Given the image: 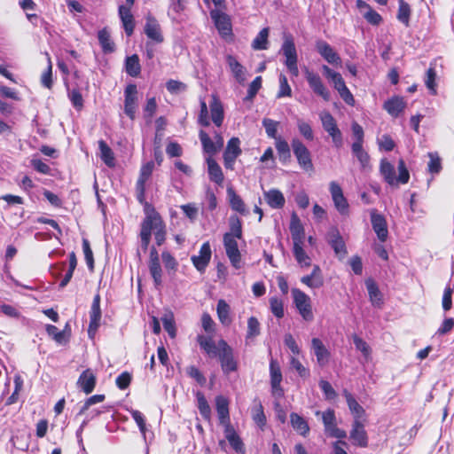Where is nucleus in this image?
I'll list each match as a JSON object with an SVG mask.
<instances>
[{"label": "nucleus", "instance_id": "1", "mask_svg": "<svg viewBox=\"0 0 454 454\" xmlns=\"http://www.w3.org/2000/svg\"><path fill=\"white\" fill-rule=\"evenodd\" d=\"M144 213L145 218L140 224L139 237L141 247L144 251H146L149 247L153 232L156 245L160 247L164 244L167 238V229L161 215L151 203L145 204Z\"/></svg>", "mask_w": 454, "mask_h": 454}, {"label": "nucleus", "instance_id": "2", "mask_svg": "<svg viewBox=\"0 0 454 454\" xmlns=\"http://www.w3.org/2000/svg\"><path fill=\"white\" fill-rule=\"evenodd\" d=\"M229 225L230 231L225 232L223 237V247L231 264L239 270L241 268V253L237 239L243 237L242 221L238 215H232L229 218Z\"/></svg>", "mask_w": 454, "mask_h": 454}, {"label": "nucleus", "instance_id": "3", "mask_svg": "<svg viewBox=\"0 0 454 454\" xmlns=\"http://www.w3.org/2000/svg\"><path fill=\"white\" fill-rule=\"evenodd\" d=\"M398 176H395V169L394 166L386 159L380 160V171L384 180L389 185H397L398 184H405L410 180V173L403 159L398 160Z\"/></svg>", "mask_w": 454, "mask_h": 454}, {"label": "nucleus", "instance_id": "4", "mask_svg": "<svg viewBox=\"0 0 454 454\" xmlns=\"http://www.w3.org/2000/svg\"><path fill=\"white\" fill-rule=\"evenodd\" d=\"M291 293L294 304L302 319L306 322L313 321L314 314L310 297L299 288H293Z\"/></svg>", "mask_w": 454, "mask_h": 454}, {"label": "nucleus", "instance_id": "5", "mask_svg": "<svg viewBox=\"0 0 454 454\" xmlns=\"http://www.w3.org/2000/svg\"><path fill=\"white\" fill-rule=\"evenodd\" d=\"M218 359L223 372L229 375L231 372L238 371V362L234 358L232 348L223 339L218 340Z\"/></svg>", "mask_w": 454, "mask_h": 454}, {"label": "nucleus", "instance_id": "6", "mask_svg": "<svg viewBox=\"0 0 454 454\" xmlns=\"http://www.w3.org/2000/svg\"><path fill=\"white\" fill-rule=\"evenodd\" d=\"M281 51L283 55L286 57L285 65L288 71L293 76L297 77L299 75L297 51L294 38L291 35L285 36Z\"/></svg>", "mask_w": 454, "mask_h": 454}, {"label": "nucleus", "instance_id": "7", "mask_svg": "<svg viewBox=\"0 0 454 454\" xmlns=\"http://www.w3.org/2000/svg\"><path fill=\"white\" fill-rule=\"evenodd\" d=\"M320 120L323 129L331 137L335 148L340 149L343 146V136L339 129L336 120L329 112L320 114Z\"/></svg>", "mask_w": 454, "mask_h": 454}, {"label": "nucleus", "instance_id": "8", "mask_svg": "<svg viewBox=\"0 0 454 454\" xmlns=\"http://www.w3.org/2000/svg\"><path fill=\"white\" fill-rule=\"evenodd\" d=\"M291 145L299 166L306 172H313L311 153L307 146L299 138H293Z\"/></svg>", "mask_w": 454, "mask_h": 454}, {"label": "nucleus", "instance_id": "9", "mask_svg": "<svg viewBox=\"0 0 454 454\" xmlns=\"http://www.w3.org/2000/svg\"><path fill=\"white\" fill-rule=\"evenodd\" d=\"M153 168L154 162L153 160H150L145 164H143L140 168L139 176L136 183L137 200L141 205L144 206V207H145V204L148 203L145 200V184L146 182L151 177Z\"/></svg>", "mask_w": 454, "mask_h": 454}, {"label": "nucleus", "instance_id": "10", "mask_svg": "<svg viewBox=\"0 0 454 454\" xmlns=\"http://www.w3.org/2000/svg\"><path fill=\"white\" fill-rule=\"evenodd\" d=\"M325 434L331 438L342 440L347 437L345 430L338 427L335 411L333 409H327L322 413Z\"/></svg>", "mask_w": 454, "mask_h": 454}, {"label": "nucleus", "instance_id": "11", "mask_svg": "<svg viewBox=\"0 0 454 454\" xmlns=\"http://www.w3.org/2000/svg\"><path fill=\"white\" fill-rule=\"evenodd\" d=\"M138 91L135 83H129L124 90V114L131 120L136 119L138 106Z\"/></svg>", "mask_w": 454, "mask_h": 454}, {"label": "nucleus", "instance_id": "12", "mask_svg": "<svg viewBox=\"0 0 454 454\" xmlns=\"http://www.w3.org/2000/svg\"><path fill=\"white\" fill-rule=\"evenodd\" d=\"M305 78L308 82L309 88L313 90V92L316 95L321 97L326 102L330 101L331 93L327 87L324 84L318 74L306 68Z\"/></svg>", "mask_w": 454, "mask_h": 454}, {"label": "nucleus", "instance_id": "13", "mask_svg": "<svg viewBox=\"0 0 454 454\" xmlns=\"http://www.w3.org/2000/svg\"><path fill=\"white\" fill-rule=\"evenodd\" d=\"M100 301L101 297L100 294L98 293L93 297V301L90 310V324L88 326V335L90 339L94 338L100 326V321L102 317Z\"/></svg>", "mask_w": 454, "mask_h": 454}, {"label": "nucleus", "instance_id": "14", "mask_svg": "<svg viewBox=\"0 0 454 454\" xmlns=\"http://www.w3.org/2000/svg\"><path fill=\"white\" fill-rule=\"evenodd\" d=\"M225 8H215L210 11V17L215 27L222 35H229L232 32L231 18L223 10Z\"/></svg>", "mask_w": 454, "mask_h": 454}, {"label": "nucleus", "instance_id": "15", "mask_svg": "<svg viewBox=\"0 0 454 454\" xmlns=\"http://www.w3.org/2000/svg\"><path fill=\"white\" fill-rule=\"evenodd\" d=\"M126 4L120 5L118 13L122 23V27L127 36H131L135 29V20L131 12V8L136 0H125Z\"/></svg>", "mask_w": 454, "mask_h": 454}, {"label": "nucleus", "instance_id": "16", "mask_svg": "<svg viewBox=\"0 0 454 454\" xmlns=\"http://www.w3.org/2000/svg\"><path fill=\"white\" fill-rule=\"evenodd\" d=\"M270 377L272 395L277 398H282L285 395L284 389L281 387L283 377L280 366L277 360H270Z\"/></svg>", "mask_w": 454, "mask_h": 454}, {"label": "nucleus", "instance_id": "17", "mask_svg": "<svg viewBox=\"0 0 454 454\" xmlns=\"http://www.w3.org/2000/svg\"><path fill=\"white\" fill-rule=\"evenodd\" d=\"M349 438L352 441L353 445L366 448L368 447L369 438L367 432L364 428V424L361 419H354L352 423V428L349 432Z\"/></svg>", "mask_w": 454, "mask_h": 454}, {"label": "nucleus", "instance_id": "18", "mask_svg": "<svg viewBox=\"0 0 454 454\" xmlns=\"http://www.w3.org/2000/svg\"><path fill=\"white\" fill-rule=\"evenodd\" d=\"M370 216L372 229L378 239L381 242H385L388 237L387 223L385 216L375 208L370 211Z\"/></svg>", "mask_w": 454, "mask_h": 454}, {"label": "nucleus", "instance_id": "19", "mask_svg": "<svg viewBox=\"0 0 454 454\" xmlns=\"http://www.w3.org/2000/svg\"><path fill=\"white\" fill-rule=\"evenodd\" d=\"M329 186L334 207L341 215H347L348 213L349 205L343 194L342 188L335 181H332Z\"/></svg>", "mask_w": 454, "mask_h": 454}, {"label": "nucleus", "instance_id": "20", "mask_svg": "<svg viewBox=\"0 0 454 454\" xmlns=\"http://www.w3.org/2000/svg\"><path fill=\"white\" fill-rule=\"evenodd\" d=\"M148 268L154 286L156 287L160 286L162 284V269L160 262L159 253L153 246L150 248Z\"/></svg>", "mask_w": 454, "mask_h": 454}, {"label": "nucleus", "instance_id": "21", "mask_svg": "<svg viewBox=\"0 0 454 454\" xmlns=\"http://www.w3.org/2000/svg\"><path fill=\"white\" fill-rule=\"evenodd\" d=\"M240 141L238 137H231L223 153L224 167L229 169L233 168L236 159L241 154Z\"/></svg>", "mask_w": 454, "mask_h": 454}, {"label": "nucleus", "instance_id": "22", "mask_svg": "<svg viewBox=\"0 0 454 454\" xmlns=\"http://www.w3.org/2000/svg\"><path fill=\"white\" fill-rule=\"evenodd\" d=\"M211 247L208 241L204 242L199 252V255H192L191 260L193 266L200 272H204L211 259Z\"/></svg>", "mask_w": 454, "mask_h": 454}, {"label": "nucleus", "instance_id": "23", "mask_svg": "<svg viewBox=\"0 0 454 454\" xmlns=\"http://www.w3.org/2000/svg\"><path fill=\"white\" fill-rule=\"evenodd\" d=\"M144 31L150 40L157 43H160L164 41V37L161 34L160 26L158 20L153 15H148L146 17Z\"/></svg>", "mask_w": 454, "mask_h": 454}, {"label": "nucleus", "instance_id": "24", "mask_svg": "<svg viewBox=\"0 0 454 454\" xmlns=\"http://www.w3.org/2000/svg\"><path fill=\"white\" fill-rule=\"evenodd\" d=\"M316 47L317 52L329 64L340 65V57L328 43L325 41H318L316 44Z\"/></svg>", "mask_w": 454, "mask_h": 454}, {"label": "nucleus", "instance_id": "25", "mask_svg": "<svg viewBox=\"0 0 454 454\" xmlns=\"http://www.w3.org/2000/svg\"><path fill=\"white\" fill-rule=\"evenodd\" d=\"M311 348L317 357V362L320 367L325 366L330 360L331 353L319 338L311 340Z\"/></svg>", "mask_w": 454, "mask_h": 454}, {"label": "nucleus", "instance_id": "26", "mask_svg": "<svg viewBox=\"0 0 454 454\" xmlns=\"http://www.w3.org/2000/svg\"><path fill=\"white\" fill-rule=\"evenodd\" d=\"M97 384V377L90 369L84 370L79 376L77 380L78 387L86 395L93 392Z\"/></svg>", "mask_w": 454, "mask_h": 454}, {"label": "nucleus", "instance_id": "27", "mask_svg": "<svg viewBox=\"0 0 454 454\" xmlns=\"http://www.w3.org/2000/svg\"><path fill=\"white\" fill-rule=\"evenodd\" d=\"M290 232L293 244H304L305 231L304 227L296 213H293L290 221Z\"/></svg>", "mask_w": 454, "mask_h": 454}, {"label": "nucleus", "instance_id": "28", "mask_svg": "<svg viewBox=\"0 0 454 454\" xmlns=\"http://www.w3.org/2000/svg\"><path fill=\"white\" fill-rule=\"evenodd\" d=\"M329 245L333 249L335 255L339 260H343L347 254V247L343 238L337 229H334L330 234Z\"/></svg>", "mask_w": 454, "mask_h": 454}, {"label": "nucleus", "instance_id": "29", "mask_svg": "<svg viewBox=\"0 0 454 454\" xmlns=\"http://www.w3.org/2000/svg\"><path fill=\"white\" fill-rule=\"evenodd\" d=\"M200 348L207 355L208 357L214 358L218 356L219 346L216 345L213 337L208 335H198L196 338Z\"/></svg>", "mask_w": 454, "mask_h": 454}, {"label": "nucleus", "instance_id": "30", "mask_svg": "<svg viewBox=\"0 0 454 454\" xmlns=\"http://www.w3.org/2000/svg\"><path fill=\"white\" fill-rule=\"evenodd\" d=\"M301 282L312 289L322 287L325 281L320 267L314 265L311 273L301 277Z\"/></svg>", "mask_w": 454, "mask_h": 454}, {"label": "nucleus", "instance_id": "31", "mask_svg": "<svg viewBox=\"0 0 454 454\" xmlns=\"http://www.w3.org/2000/svg\"><path fill=\"white\" fill-rule=\"evenodd\" d=\"M384 109L393 117H398L406 107V102L403 97L394 96L385 101Z\"/></svg>", "mask_w": 454, "mask_h": 454}, {"label": "nucleus", "instance_id": "32", "mask_svg": "<svg viewBox=\"0 0 454 454\" xmlns=\"http://www.w3.org/2000/svg\"><path fill=\"white\" fill-rule=\"evenodd\" d=\"M227 197L231 208L242 215H247L248 211L242 198L235 192L232 187L227 188Z\"/></svg>", "mask_w": 454, "mask_h": 454}, {"label": "nucleus", "instance_id": "33", "mask_svg": "<svg viewBox=\"0 0 454 454\" xmlns=\"http://www.w3.org/2000/svg\"><path fill=\"white\" fill-rule=\"evenodd\" d=\"M209 108L212 121L216 127H221L224 119V111L222 102L215 95L212 96Z\"/></svg>", "mask_w": 454, "mask_h": 454}, {"label": "nucleus", "instance_id": "34", "mask_svg": "<svg viewBox=\"0 0 454 454\" xmlns=\"http://www.w3.org/2000/svg\"><path fill=\"white\" fill-rule=\"evenodd\" d=\"M264 200L271 208L279 209L285 206L286 199L278 189H270L263 192Z\"/></svg>", "mask_w": 454, "mask_h": 454}, {"label": "nucleus", "instance_id": "35", "mask_svg": "<svg viewBox=\"0 0 454 454\" xmlns=\"http://www.w3.org/2000/svg\"><path fill=\"white\" fill-rule=\"evenodd\" d=\"M365 286L372 304L375 307L380 308L383 304V296L377 283L372 278H368L365 280Z\"/></svg>", "mask_w": 454, "mask_h": 454}, {"label": "nucleus", "instance_id": "36", "mask_svg": "<svg viewBox=\"0 0 454 454\" xmlns=\"http://www.w3.org/2000/svg\"><path fill=\"white\" fill-rule=\"evenodd\" d=\"M98 39L104 54H110L115 51V43L106 27L98 32Z\"/></svg>", "mask_w": 454, "mask_h": 454}, {"label": "nucleus", "instance_id": "37", "mask_svg": "<svg viewBox=\"0 0 454 454\" xmlns=\"http://www.w3.org/2000/svg\"><path fill=\"white\" fill-rule=\"evenodd\" d=\"M290 423L292 427L301 436L307 437L309 434V426L308 421L296 412H291Z\"/></svg>", "mask_w": 454, "mask_h": 454}, {"label": "nucleus", "instance_id": "38", "mask_svg": "<svg viewBox=\"0 0 454 454\" xmlns=\"http://www.w3.org/2000/svg\"><path fill=\"white\" fill-rule=\"evenodd\" d=\"M226 61L235 80L239 83H244L246 81V68L232 55H227Z\"/></svg>", "mask_w": 454, "mask_h": 454}, {"label": "nucleus", "instance_id": "39", "mask_svg": "<svg viewBox=\"0 0 454 454\" xmlns=\"http://www.w3.org/2000/svg\"><path fill=\"white\" fill-rule=\"evenodd\" d=\"M215 401L219 423L231 420L228 398L220 395L215 397Z\"/></svg>", "mask_w": 454, "mask_h": 454}, {"label": "nucleus", "instance_id": "40", "mask_svg": "<svg viewBox=\"0 0 454 454\" xmlns=\"http://www.w3.org/2000/svg\"><path fill=\"white\" fill-rule=\"evenodd\" d=\"M208 176L210 181L218 185H223L224 176L219 164L211 157L207 160Z\"/></svg>", "mask_w": 454, "mask_h": 454}, {"label": "nucleus", "instance_id": "41", "mask_svg": "<svg viewBox=\"0 0 454 454\" xmlns=\"http://www.w3.org/2000/svg\"><path fill=\"white\" fill-rule=\"evenodd\" d=\"M322 71L324 75L332 81L333 83L334 89L340 92L343 89L347 87L344 79L342 78L341 74L338 72H335L332 68H330L328 66L324 65L322 67Z\"/></svg>", "mask_w": 454, "mask_h": 454}, {"label": "nucleus", "instance_id": "42", "mask_svg": "<svg viewBox=\"0 0 454 454\" xmlns=\"http://www.w3.org/2000/svg\"><path fill=\"white\" fill-rule=\"evenodd\" d=\"M435 60L430 62L429 67L426 72L425 85L429 90L430 94L435 96L437 94V83H436V70H435Z\"/></svg>", "mask_w": 454, "mask_h": 454}, {"label": "nucleus", "instance_id": "43", "mask_svg": "<svg viewBox=\"0 0 454 454\" xmlns=\"http://www.w3.org/2000/svg\"><path fill=\"white\" fill-rule=\"evenodd\" d=\"M279 161L286 165L291 161V150L288 143L282 137L275 141Z\"/></svg>", "mask_w": 454, "mask_h": 454}, {"label": "nucleus", "instance_id": "44", "mask_svg": "<svg viewBox=\"0 0 454 454\" xmlns=\"http://www.w3.org/2000/svg\"><path fill=\"white\" fill-rule=\"evenodd\" d=\"M98 148L100 151V158L102 161L109 168L115 167L114 153L107 143L103 139L99 140Z\"/></svg>", "mask_w": 454, "mask_h": 454}, {"label": "nucleus", "instance_id": "45", "mask_svg": "<svg viewBox=\"0 0 454 454\" xmlns=\"http://www.w3.org/2000/svg\"><path fill=\"white\" fill-rule=\"evenodd\" d=\"M343 395L346 398L348 409L354 416V419H361V418L365 414L364 409L358 403L352 394L349 393L347 389L343 391Z\"/></svg>", "mask_w": 454, "mask_h": 454}, {"label": "nucleus", "instance_id": "46", "mask_svg": "<svg viewBox=\"0 0 454 454\" xmlns=\"http://www.w3.org/2000/svg\"><path fill=\"white\" fill-rule=\"evenodd\" d=\"M199 137L202 145L203 152L208 154L211 158L218 151H220L219 148L215 145V143L210 138L209 135L205 130H200Z\"/></svg>", "mask_w": 454, "mask_h": 454}, {"label": "nucleus", "instance_id": "47", "mask_svg": "<svg viewBox=\"0 0 454 454\" xmlns=\"http://www.w3.org/2000/svg\"><path fill=\"white\" fill-rule=\"evenodd\" d=\"M351 151L363 168H366L370 166V155L364 149V144L353 143L351 145Z\"/></svg>", "mask_w": 454, "mask_h": 454}, {"label": "nucleus", "instance_id": "48", "mask_svg": "<svg viewBox=\"0 0 454 454\" xmlns=\"http://www.w3.org/2000/svg\"><path fill=\"white\" fill-rule=\"evenodd\" d=\"M125 71L131 77H137L140 74L141 65L137 54H133L126 58Z\"/></svg>", "mask_w": 454, "mask_h": 454}, {"label": "nucleus", "instance_id": "49", "mask_svg": "<svg viewBox=\"0 0 454 454\" xmlns=\"http://www.w3.org/2000/svg\"><path fill=\"white\" fill-rule=\"evenodd\" d=\"M230 310L231 309L229 304L223 299H220L217 302L216 313L221 324L226 326H229L231 324Z\"/></svg>", "mask_w": 454, "mask_h": 454}, {"label": "nucleus", "instance_id": "50", "mask_svg": "<svg viewBox=\"0 0 454 454\" xmlns=\"http://www.w3.org/2000/svg\"><path fill=\"white\" fill-rule=\"evenodd\" d=\"M411 15V5L404 0H398V11L396 14V19L406 27H410Z\"/></svg>", "mask_w": 454, "mask_h": 454}, {"label": "nucleus", "instance_id": "51", "mask_svg": "<svg viewBox=\"0 0 454 454\" xmlns=\"http://www.w3.org/2000/svg\"><path fill=\"white\" fill-rule=\"evenodd\" d=\"M429 161L427 162V171L430 175L435 176L442 170V158L437 152L427 153Z\"/></svg>", "mask_w": 454, "mask_h": 454}, {"label": "nucleus", "instance_id": "52", "mask_svg": "<svg viewBox=\"0 0 454 454\" xmlns=\"http://www.w3.org/2000/svg\"><path fill=\"white\" fill-rule=\"evenodd\" d=\"M196 399H197V407L200 411L201 417L206 421L209 422L211 420V408L206 399L205 395L202 392L198 391L196 393Z\"/></svg>", "mask_w": 454, "mask_h": 454}, {"label": "nucleus", "instance_id": "53", "mask_svg": "<svg viewBox=\"0 0 454 454\" xmlns=\"http://www.w3.org/2000/svg\"><path fill=\"white\" fill-rule=\"evenodd\" d=\"M68 327L69 325L67 324L65 329L59 331V328L53 325H46L45 331L57 343L62 344L68 341V336L66 335V330Z\"/></svg>", "mask_w": 454, "mask_h": 454}, {"label": "nucleus", "instance_id": "54", "mask_svg": "<svg viewBox=\"0 0 454 454\" xmlns=\"http://www.w3.org/2000/svg\"><path fill=\"white\" fill-rule=\"evenodd\" d=\"M293 254L299 264L305 267L310 266L311 260L304 251L303 244H294L293 247Z\"/></svg>", "mask_w": 454, "mask_h": 454}, {"label": "nucleus", "instance_id": "55", "mask_svg": "<svg viewBox=\"0 0 454 454\" xmlns=\"http://www.w3.org/2000/svg\"><path fill=\"white\" fill-rule=\"evenodd\" d=\"M269 28H262L252 42V48L255 51L266 50L268 47Z\"/></svg>", "mask_w": 454, "mask_h": 454}, {"label": "nucleus", "instance_id": "56", "mask_svg": "<svg viewBox=\"0 0 454 454\" xmlns=\"http://www.w3.org/2000/svg\"><path fill=\"white\" fill-rule=\"evenodd\" d=\"M279 122L270 118H264L262 120V126L265 129L267 136L273 138L275 141L278 138H282L280 136H277L278 128Z\"/></svg>", "mask_w": 454, "mask_h": 454}, {"label": "nucleus", "instance_id": "57", "mask_svg": "<svg viewBox=\"0 0 454 454\" xmlns=\"http://www.w3.org/2000/svg\"><path fill=\"white\" fill-rule=\"evenodd\" d=\"M161 321L163 324V327H164L165 331L168 333V335L171 338L176 337V323H175L173 313L168 312V313L165 314L161 317Z\"/></svg>", "mask_w": 454, "mask_h": 454}, {"label": "nucleus", "instance_id": "58", "mask_svg": "<svg viewBox=\"0 0 454 454\" xmlns=\"http://www.w3.org/2000/svg\"><path fill=\"white\" fill-rule=\"evenodd\" d=\"M352 339L356 348L363 354L364 357L366 360H368L372 353V349L368 343L365 340H364L361 337H359L357 334H353Z\"/></svg>", "mask_w": 454, "mask_h": 454}, {"label": "nucleus", "instance_id": "59", "mask_svg": "<svg viewBox=\"0 0 454 454\" xmlns=\"http://www.w3.org/2000/svg\"><path fill=\"white\" fill-rule=\"evenodd\" d=\"M252 418L254 423L260 427L261 428H263L266 425L267 419L263 411V407L261 403H259L257 405H255L253 408L252 411Z\"/></svg>", "mask_w": 454, "mask_h": 454}, {"label": "nucleus", "instance_id": "60", "mask_svg": "<svg viewBox=\"0 0 454 454\" xmlns=\"http://www.w3.org/2000/svg\"><path fill=\"white\" fill-rule=\"evenodd\" d=\"M157 107L158 105L154 97H152L146 100V104L144 106V118L146 122L152 121V119L157 111Z\"/></svg>", "mask_w": 454, "mask_h": 454}, {"label": "nucleus", "instance_id": "61", "mask_svg": "<svg viewBox=\"0 0 454 454\" xmlns=\"http://www.w3.org/2000/svg\"><path fill=\"white\" fill-rule=\"evenodd\" d=\"M270 308L271 313L277 318H282L285 315L284 311V304L281 299L277 296H273L270 298Z\"/></svg>", "mask_w": 454, "mask_h": 454}, {"label": "nucleus", "instance_id": "62", "mask_svg": "<svg viewBox=\"0 0 454 454\" xmlns=\"http://www.w3.org/2000/svg\"><path fill=\"white\" fill-rule=\"evenodd\" d=\"M261 333L260 323L255 317H250L247 320V339L258 336Z\"/></svg>", "mask_w": 454, "mask_h": 454}, {"label": "nucleus", "instance_id": "63", "mask_svg": "<svg viewBox=\"0 0 454 454\" xmlns=\"http://www.w3.org/2000/svg\"><path fill=\"white\" fill-rule=\"evenodd\" d=\"M161 259L168 271H176L178 263L176 259L168 251L161 253Z\"/></svg>", "mask_w": 454, "mask_h": 454}, {"label": "nucleus", "instance_id": "64", "mask_svg": "<svg viewBox=\"0 0 454 454\" xmlns=\"http://www.w3.org/2000/svg\"><path fill=\"white\" fill-rule=\"evenodd\" d=\"M297 127H298L300 134L305 139H307L309 141H312L314 139L313 130H312V128L309 123H308L302 120H299L297 121Z\"/></svg>", "mask_w": 454, "mask_h": 454}]
</instances>
